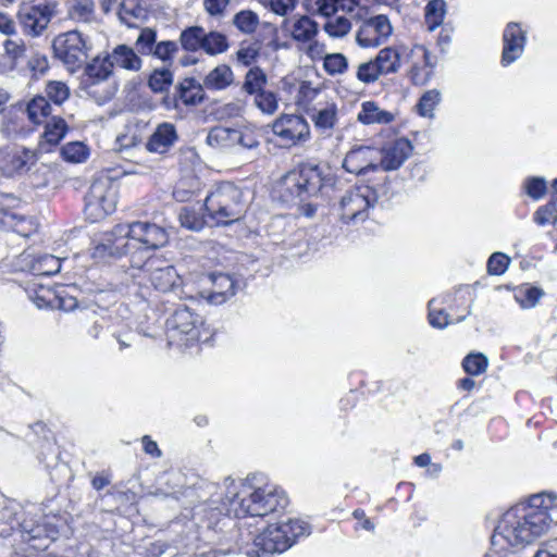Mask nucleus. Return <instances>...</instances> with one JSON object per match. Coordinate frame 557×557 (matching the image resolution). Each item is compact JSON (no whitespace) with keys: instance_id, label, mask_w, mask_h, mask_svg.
<instances>
[{"instance_id":"f257e3e1","label":"nucleus","mask_w":557,"mask_h":557,"mask_svg":"<svg viewBox=\"0 0 557 557\" xmlns=\"http://www.w3.org/2000/svg\"><path fill=\"white\" fill-rule=\"evenodd\" d=\"M224 485L222 507L213 506L215 503L211 500L196 512L199 516L197 539L208 544L215 543L218 527L220 531L235 527L233 518L264 517L285 509L289 503L286 493L273 483L256 485L250 479L235 482L228 478Z\"/></svg>"},{"instance_id":"f03ea898","label":"nucleus","mask_w":557,"mask_h":557,"mask_svg":"<svg viewBox=\"0 0 557 557\" xmlns=\"http://www.w3.org/2000/svg\"><path fill=\"white\" fill-rule=\"evenodd\" d=\"M553 513H557V496L534 495L529 504L515 506L503 515L494 537H500L513 547L530 544L547 531Z\"/></svg>"},{"instance_id":"7ed1b4c3","label":"nucleus","mask_w":557,"mask_h":557,"mask_svg":"<svg viewBox=\"0 0 557 557\" xmlns=\"http://www.w3.org/2000/svg\"><path fill=\"white\" fill-rule=\"evenodd\" d=\"M244 191L232 183H222L205 200L208 216L215 225L238 221L247 210Z\"/></svg>"},{"instance_id":"20e7f679","label":"nucleus","mask_w":557,"mask_h":557,"mask_svg":"<svg viewBox=\"0 0 557 557\" xmlns=\"http://www.w3.org/2000/svg\"><path fill=\"white\" fill-rule=\"evenodd\" d=\"M309 533L310 527L307 522L288 519L285 522L270 524L253 539V544L262 555H272L287 550L298 537Z\"/></svg>"},{"instance_id":"39448f33","label":"nucleus","mask_w":557,"mask_h":557,"mask_svg":"<svg viewBox=\"0 0 557 557\" xmlns=\"http://www.w3.org/2000/svg\"><path fill=\"white\" fill-rule=\"evenodd\" d=\"M54 57L67 71L74 73L86 63L92 48L88 37L79 30H69L58 35L52 41Z\"/></svg>"},{"instance_id":"423d86ee","label":"nucleus","mask_w":557,"mask_h":557,"mask_svg":"<svg viewBox=\"0 0 557 557\" xmlns=\"http://www.w3.org/2000/svg\"><path fill=\"white\" fill-rule=\"evenodd\" d=\"M286 188L300 199L317 196L322 188L333 185V177L317 164H301L284 177Z\"/></svg>"},{"instance_id":"0eeeda50","label":"nucleus","mask_w":557,"mask_h":557,"mask_svg":"<svg viewBox=\"0 0 557 557\" xmlns=\"http://www.w3.org/2000/svg\"><path fill=\"white\" fill-rule=\"evenodd\" d=\"M111 74L112 64L108 57H96L85 67L83 84L98 102L109 101L117 90L116 84L109 79Z\"/></svg>"},{"instance_id":"6e6552de","label":"nucleus","mask_w":557,"mask_h":557,"mask_svg":"<svg viewBox=\"0 0 557 557\" xmlns=\"http://www.w3.org/2000/svg\"><path fill=\"white\" fill-rule=\"evenodd\" d=\"M377 200L376 190L367 185L346 191L339 202L341 220L354 224L366 221L369 209Z\"/></svg>"},{"instance_id":"1a4fd4ad","label":"nucleus","mask_w":557,"mask_h":557,"mask_svg":"<svg viewBox=\"0 0 557 557\" xmlns=\"http://www.w3.org/2000/svg\"><path fill=\"white\" fill-rule=\"evenodd\" d=\"M202 318L183 307L174 311L168 320V336L170 343L189 346L201 339Z\"/></svg>"},{"instance_id":"9d476101","label":"nucleus","mask_w":557,"mask_h":557,"mask_svg":"<svg viewBox=\"0 0 557 557\" xmlns=\"http://www.w3.org/2000/svg\"><path fill=\"white\" fill-rule=\"evenodd\" d=\"M116 207V190L108 180H95L85 197V213L97 222L112 213Z\"/></svg>"},{"instance_id":"9b49d317","label":"nucleus","mask_w":557,"mask_h":557,"mask_svg":"<svg viewBox=\"0 0 557 557\" xmlns=\"http://www.w3.org/2000/svg\"><path fill=\"white\" fill-rule=\"evenodd\" d=\"M131 253L134 267L141 268L136 260V249L134 247L131 224H119L111 232L104 234L102 242L95 247V257H121Z\"/></svg>"},{"instance_id":"f8f14e48","label":"nucleus","mask_w":557,"mask_h":557,"mask_svg":"<svg viewBox=\"0 0 557 557\" xmlns=\"http://www.w3.org/2000/svg\"><path fill=\"white\" fill-rule=\"evenodd\" d=\"M38 161L36 150L23 146H4L0 148V171L12 177L28 172Z\"/></svg>"},{"instance_id":"ddd939ff","label":"nucleus","mask_w":557,"mask_h":557,"mask_svg":"<svg viewBox=\"0 0 557 557\" xmlns=\"http://www.w3.org/2000/svg\"><path fill=\"white\" fill-rule=\"evenodd\" d=\"M272 132L286 147L301 145L310 138V126L305 117L283 114L272 124Z\"/></svg>"},{"instance_id":"4468645a","label":"nucleus","mask_w":557,"mask_h":557,"mask_svg":"<svg viewBox=\"0 0 557 557\" xmlns=\"http://www.w3.org/2000/svg\"><path fill=\"white\" fill-rule=\"evenodd\" d=\"M361 21L362 23L356 32V42L361 48L379 47L385 44L393 34L392 23L384 14Z\"/></svg>"},{"instance_id":"2eb2a0df","label":"nucleus","mask_w":557,"mask_h":557,"mask_svg":"<svg viewBox=\"0 0 557 557\" xmlns=\"http://www.w3.org/2000/svg\"><path fill=\"white\" fill-rule=\"evenodd\" d=\"M131 228L136 253L159 249L169 242L168 231L154 223L137 221L131 223Z\"/></svg>"},{"instance_id":"dca6fc26","label":"nucleus","mask_w":557,"mask_h":557,"mask_svg":"<svg viewBox=\"0 0 557 557\" xmlns=\"http://www.w3.org/2000/svg\"><path fill=\"white\" fill-rule=\"evenodd\" d=\"M17 17L25 35L38 37L48 27L52 12L47 4L25 5L20 9Z\"/></svg>"},{"instance_id":"f3484780","label":"nucleus","mask_w":557,"mask_h":557,"mask_svg":"<svg viewBox=\"0 0 557 557\" xmlns=\"http://www.w3.org/2000/svg\"><path fill=\"white\" fill-rule=\"evenodd\" d=\"M377 161V150L368 146H359L346 153L343 168L355 175H366L379 169Z\"/></svg>"},{"instance_id":"a211bd4d","label":"nucleus","mask_w":557,"mask_h":557,"mask_svg":"<svg viewBox=\"0 0 557 557\" xmlns=\"http://www.w3.org/2000/svg\"><path fill=\"white\" fill-rule=\"evenodd\" d=\"M412 146L406 138H398L383 146L379 156V168L384 171L399 169L411 156Z\"/></svg>"},{"instance_id":"6ab92c4d","label":"nucleus","mask_w":557,"mask_h":557,"mask_svg":"<svg viewBox=\"0 0 557 557\" xmlns=\"http://www.w3.org/2000/svg\"><path fill=\"white\" fill-rule=\"evenodd\" d=\"M527 41L525 32L518 23H509L503 34L502 64L507 66L518 60L523 53Z\"/></svg>"},{"instance_id":"aec40b11","label":"nucleus","mask_w":557,"mask_h":557,"mask_svg":"<svg viewBox=\"0 0 557 557\" xmlns=\"http://www.w3.org/2000/svg\"><path fill=\"white\" fill-rule=\"evenodd\" d=\"M308 113L315 129L322 134H331L338 122V107L332 99L317 102Z\"/></svg>"},{"instance_id":"412c9836","label":"nucleus","mask_w":557,"mask_h":557,"mask_svg":"<svg viewBox=\"0 0 557 557\" xmlns=\"http://www.w3.org/2000/svg\"><path fill=\"white\" fill-rule=\"evenodd\" d=\"M212 288L200 292L201 298L207 299L209 304L221 305L235 294V283L228 274H210L207 276Z\"/></svg>"},{"instance_id":"4be33fe9","label":"nucleus","mask_w":557,"mask_h":557,"mask_svg":"<svg viewBox=\"0 0 557 557\" xmlns=\"http://www.w3.org/2000/svg\"><path fill=\"white\" fill-rule=\"evenodd\" d=\"M20 528L23 540L28 543L37 542L33 546L39 550L47 549L57 534L53 529L48 528L46 524L37 523L33 518H25L20 523Z\"/></svg>"},{"instance_id":"5701e85b","label":"nucleus","mask_w":557,"mask_h":557,"mask_svg":"<svg viewBox=\"0 0 557 557\" xmlns=\"http://www.w3.org/2000/svg\"><path fill=\"white\" fill-rule=\"evenodd\" d=\"M149 281L157 290L168 293L181 289L182 278L174 267L166 265L156 269L149 267Z\"/></svg>"},{"instance_id":"b1692460","label":"nucleus","mask_w":557,"mask_h":557,"mask_svg":"<svg viewBox=\"0 0 557 557\" xmlns=\"http://www.w3.org/2000/svg\"><path fill=\"white\" fill-rule=\"evenodd\" d=\"M176 140L175 126L171 123H161L149 137L146 148L150 152L165 153Z\"/></svg>"},{"instance_id":"393cba45","label":"nucleus","mask_w":557,"mask_h":557,"mask_svg":"<svg viewBox=\"0 0 557 557\" xmlns=\"http://www.w3.org/2000/svg\"><path fill=\"white\" fill-rule=\"evenodd\" d=\"M410 55L412 58L422 59L423 61V65L416 62L411 69V81L413 84L423 85L432 74V69L435 66V59L422 45L413 46Z\"/></svg>"},{"instance_id":"a878e982","label":"nucleus","mask_w":557,"mask_h":557,"mask_svg":"<svg viewBox=\"0 0 557 557\" xmlns=\"http://www.w3.org/2000/svg\"><path fill=\"white\" fill-rule=\"evenodd\" d=\"M395 120V115L383 110L374 101H364L361 103L360 111L357 114V121L363 125L389 124Z\"/></svg>"},{"instance_id":"bb28decb","label":"nucleus","mask_w":557,"mask_h":557,"mask_svg":"<svg viewBox=\"0 0 557 557\" xmlns=\"http://www.w3.org/2000/svg\"><path fill=\"white\" fill-rule=\"evenodd\" d=\"M45 131L39 141V148L49 151V147L55 146L65 136L69 131L66 122L60 116H52L45 122Z\"/></svg>"},{"instance_id":"cd10ccee","label":"nucleus","mask_w":557,"mask_h":557,"mask_svg":"<svg viewBox=\"0 0 557 557\" xmlns=\"http://www.w3.org/2000/svg\"><path fill=\"white\" fill-rule=\"evenodd\" d=\"M325 99H329L326 92L322 88L313 86L312 83L304 81L298 85L295 102L307 112L311 111V106L315 104L314 101L319 102Z\"/></svg>"},{"instance_id":"c85d7f7f","label":"nucleus","mask_w":557,"mask_h":557,"mask_svg":"<svg viewBox=\"0 0 557 557\" xmlns=\"http://www.w3.org/2000/svg\"><path fill=\"white\" fill-rule=\"evenodd\" d=\"M108 58L112 67L115 65L135 72L141 67V59L126 45L116 46Z\"/></svg>"},{"instance_id":"c756f323","label":"nucleus","mask_w":557,"mask_h":557,"mask_svg":"<svg viewBox=\"0 0 557 557\" xmlns=\"http://www.w3.org/2000/svg\"><path fill=\"white\" fill-rule=\"evenodd\" d=\"M0 228L11 230L22 236H28L33 231V224L24 216L0 207Z\"/></svg>"},{"instance_id":"7c9ffc66","label":"nucleus","mask_w":557,"mask_h":557,"mask_svg":"<svg viewBox=\"0 0 557 557\" xmlns=\"http://www.w3.org/2000/svg\"><path fill=\"white\" fill-rule=\"evenodd\" d=\"M69 18L83 24L97 22L94 0H73L67 9Z\"/></svg>"},{"instance_id":"2f4dec72","label":"nucleus","mask_w":557,"mask_h":557,"mask_svg":"<svg viewBox=\"0 0 557 557\" xmlns=\"http://www.w3.org/2000/svg\"><path fill=\"white\" fill-rule=\"evenodd\" d=\"M319 33V24L307 15L296 18L292 25V38L298 42L312 41Z\"/></svg>"},{"instance_id":"473e14b6","label":"nucleus","mask_w":557,"mask_h":557,"mask_svg":"<svg viewBox=\"0 0 557 557\" xmlns=\"http://www.w3.org/2000/svg\"><path fill=\"white\" fill-rule=\"evenodd\" d=\"M234 81V73L226 64H220L211 70L203 79V86L210 90H222Z\"/></svg>"},{"instance_id":"72a5a7b5","label":"nucleus","mask_w":557,"mask_h":557,"mask_svg":"<svg viewBox=\"0 0 557 557\" xmlns=\"http://www.w3.org/2000/svg\"><path fill=\"white\" fill-rule=\"evenodd\" d=\"M382 75L397 73L401 66L400 52L397 47H385L374 58Z\"/></svg>"},{"instance_id":"f704fd0d","label":"nucleus","mask_w":557,"mask_h":557,"mask_svg":"<svg viewBox=\"0 0 557 557\" xmlns=\"http://www.w3.org/2000/svg\"><path fill=\"white\" fill-rule=\"evenodd\" d=\"M61 269V260L52 255L33 257L28 270L34 275H53Z\"/></svg>"},{"instance_id":"c9c22d12","label":"nucleus","mask_w":557,"mask_h":557,"mask_svg":"<svg viewBox=\"0 0 557 557\" xmlns=\"http://www.w3.org/2000/svg\"><path fill=\"white\" fill-rule=\"evenodd\" d=\"M207 141L210 145L226 147L235 143H242L243 134L237 129L216 126L209 132Z\"/></svg>"},{"instance_id":"e433bc0d","label":"nucleus","mask_w":557,"mask_h":557,"mask_svg":"<svg viewBox=\"0 0 557 557\" xmlns=\"http://www.w3.org/2000/svg\"><path fill=\"white\" fill-rule=\"evenodd\" d=\"M446 15V2L444 0H431L424 10V22L430 32L435 30L444 22Z\"/></svg>"},{"instance_id":"4c0bfd02","label":"nucleus","mask_w":557,"mask_h":557,"mask_svg":"<svg viewBox=\"0 0 557 557\" xmlns=\"http://www.w3.org/2000/svg\"><path fill=\"white\" fill-rule=\"evenodd\" d=\"M267 83L268 77L264 71L259 66H255L246 73L242 88L246 94L255 96L265 89Z\"/></svg>"},{"instance_id":"58836bf2","label":"nucleus","mask_w":557,"mask_h":557,"mask_svg":"<svg viewBox=\"0 0 557 557\" xmlns=\"http://www.w3.org/2000/svg\"><path fill=\"white\" fill-rule=\"evenodd\" d=\"M233 25L245 35L253 34L260 25L259 15L252 10H242L233 16Z\"/></svg>"},{"instance_id":"ea45409f","label":"nucleus","mask_w":557,"mask_h":557,"mask_svg":"<svg viewBox=\"0 0 557 557\" xmlns=\"http://www.w3.org/2000/svg\"><path fill=\"white\" fill-rule=\"evenodd\" d=\"M120 21L128 27L136 26V22L145 17L146 11L136 3V0H125L117 12Z\"/></svg>"},{"instance_id":"a19ab883","label":"nucleus","mask_w":557,"mask_h":557,"mask_svg":"<svg viewBox=\"0 0 557 557\" xmlns=\"http://www.w3.org/2000/svg\"><path fill=\"white\" fill-rule=\"evenodd\" d=\"M26 112L29 121L35 124H40L48 120L51 113V106L47 98L38 96L27 104Z\"/></svg>"},{"instance_id":"79ce46f5","label":"nucleus","mask_w":557,"mask_h":557,"mask_svg":"<svg viewBox=\"0 0 557 557\" xmlns=\"http://www.w3.org/2000/svg\"><path fill=\"white\" fill-rule=\"evenodd\" d=\"M90 154V150L83 141H71L61 148L62 158L70 163H83Z\"/></svg>"},{"instance_id":"37998d69","label":"nucleus","mask_w":557,"mask_h":557,"mask_svg":"<svg viewBox=\"0 0 557 557\" xmlns=\"http://www.w3.org/2000/svg\"><path fill=\"white\" fill-rule=\"evenodd\" d=\"M352 21V18L346 15H333L327 18L323 29L332 38H342L350 32Z\"/></svg>"},{"instance_id":"c03bdc74","label":"nucleus","mask_w":557,"mask_h":557,"mask_svg":"<svg viewBox=\"0 0 557 557\" xmlns=\"http://www.w3.org/2000/svg\"><path fill=\"white\" fill-rule=\"evenodd\" d=\"M228 48L227 38L219 32H203L201 49L211 55L223 53Z\"/></svg>"},{"instance_id":"a18cd8bd","label":"nucleus","mask_w":557,"mask_h":557,"mask_svg":"<svg viewBox=\"0 0 557 557\" xmlns=\"http://www.w3.org/2000/svg\"><path fill=\"white\" fill-rule=\"evenodd\" d=\"M261 42L262 39L240 42L239 48L235 54L236 61L244 66H249L252 64L259 57Z\"/></svg>"},{"instance_id":"49530a36","label":"nucleus","mask_w":557,"mask_h":557,"mask_svg":"<svg viewBox=\"0 0 557 557\" xmlns=\"http://www.w3.org/2000/svg\"><path fill=\"white\" fill-rule=\"evenodd\" d=\"M205 28L190 26L184 29L180 36V42L184 50L195 52L201 49Z\"/></svg>"},{"instance_id":"de8ad7c7","label":"nucleus","mask_w":557,"mask_h":557,"mask_svg":"<svg viewBox=\"0 0 557 557\" xmlns=\"http://www.w3.org/2000/svg\"><path fill=\"white\" fill-rule=\"evenodd\" d=\"M488 359L482 352H471L462 360L463 370L470 375H480L487 370Z\"/></svg>"},{"instance_id":"09e8293b","label":"nucleus","mask_w":557,"mask_h":557,"mask_svg":"<svg viewBox=\"0 0 557 557\" xmlns=\"http://www.w3.org/2000/svg\"><path fill=\"white\" fill-rule=\"evenodd\" d=\"M441 101V92L436 89H431L425 91L418 104H417V111L421 116L424 117H433L434 116V109Z\"/></svg>"},{"instance_id":"8fccbe9b","label":"nucleus","mask_w":557,"mask_h":557,"mask_svg":"<svg viewBox=\"0 0 557 557\" xmlns=\"http://www.w3.org/2000/svg\"><path fill=\"white\" fill-rule=\"evenodd\" d=\"M178 220L183 227L198 232L203 228L206 220L194 208L184 207L178 213Z\"/></svg>"},{"instance_id":"3c124183","label":"nucleus","mask_w":557,"mask_h":557,"mask_svg":"<svg viewBox=\"0 0 557 557\" xmlns=\"http://www.w3.org/2000/svg\"><path fill=\"white\" fill-rule=\"evenodd\" d=\"M178 97L186 106H195L203 99L200 86L193 84V81H185L178 86Z\"/></svg>"},{"instance_id":"603ef678","label":"nucleus","mask_w":557,"mask_h":557,"mask_svg":"<svg viewBox=\"0 0 557 557\" xmlns=\"http://www.w3.org/2000/svg\"><path fill=\"white\" fill-rule=\"evenodd\" d=\"M543 296V289L534 286L521 287L515 294L516 300L525 309L535 307Z\"/></svg>"},{"instance_id":"864d4df0","label":"nucleus","mask_w":557,"mask_h":557,"mask_svg":"<svg viewBox=\"0 0 557 557\" xmlns=\"http://www.w3.org/2000/svg\"><path fill=\"white\" fill-rule=\"evenodd\" d=\"M380 76H382V73L379 69V65L375 61V59H372L367 62H361L356 70V77L359 82L362 84H372L376 82Z\"/></svg>"},{"instance_id":"5fc2aeb1","label":"nucleus","mask_w":557,"mask_h":557,"mask_svg":"<svg viewBox=\"0 0 557 557\" xmlns=\"http://www.w3.org/2000/svg\"><path fill=\"white\" fill-rule=\"evenodd\" d=\"M533 221L540 225L545 226L548 224L557 223V201L552 200L544 206L537 208L533 214Z\"/></svg>"},{"instance_id":"6e6d98bb","label":"nucleus","mask_w":557,"mask_h":557,"mask_svg":"<svg viewBox=\"0 0 557 557\" xmlns=\"http://www.w3.org/2000/svg\"><path fill=\"white\" fill-rule=\"evenodd\" d=\"M253 97H255L253 102H255L256 107L259 110H261L263 113L273 114L277 111L278 100H277L275 92H273L271 90L263 89L262 91L258 92Z\"/></svg>"},{"instance_id":"4d7b16f0","label":"nucleus","mask_w":557,"mask_h":557,"mask_svg":"<svg viewBox=\"0 0 557 557\" xmlns=\"http://www.w3.org/2000/svg\"><path fill=\"white\" fill-rule=\"evenodd\" d=\"M173 82V74L166 69L156 70L149 77L148 85L154 92H163Z\"/></svg>"},{"instance_id":"13d9d810","label":"nucleus","mask_w":557,"mask_h":557,"mask_svg":"<svg viewBox=\"0 0 557 557\" xmlns=\"http://www.w3.org/2000/svg\"><path fill=\"white\" fill-rule=\"evenodd\" d=\"M323 67L330 75L343 74L348 67V60L343 53H330L323 58Z\"/></svg>"},{"instance_id":"bf43d9fd","label":"nucleus","mask_w":557,"mask_h":557,"mask_svg":"<svg viewBox=\"0 0 557 557\" xmlns=\"http://www.w3.org/2000/svg\"><path fill=\"white\" fill-rule=\"evenodd\" d=\"M46 92L55 104H62L70 97V88L63 82L51 81L46 86Z\"/></svg>"},{"instance_id":"052dcab7","label":"nucleus","mask_w":557,"mask_h":557,"mask_svg":"<svg viewBox=\"0 0 557 557\" xmlns=\"http://www.w3.org/2000/svg\"><path fill=\"white\" fill-rule=\"evenodd\" d=\"M157 33L154 29L146 27L140 30L136 40V47L143 54H151L156 47Z\"/></svg>"},{"instance_id":"680f3d73","label":"nucleus","mask_w":557,"mask_h":557,"mask_svg":"<svg viewBox=\"0 0 557 557\" xmlns=\"http://www.w3.org/2000/svg\"><path fill=\"white\" fill-rule=\"evenodd\" d=\"M337 10L354 21L362 20L366 14L364 9L360 5V0H337Z\"/></svg>"},{"instance_id":"e2e57ef3","label":"nucleus","mask_w":557,"mask_h":557,"mask_svg":"<svg viewBox=\"0 0 557 557\" xmlns=\"http://www.w3.org/2000/svg\"><path fill=\"white\" fill-rule=\"evenodd\" d=\"M298 0H262V3L276 15L285 16L293 12Z\"/></svg>"},{"instance_id":"0e129e2a","label":"nucleus","mask_w":557,"mask_h":557,"mask_svg":"<svg viewBox=\"0 0 557 557\" xmlns=\"http://www.w3.org/2000/svg\"><path fill=\"white\" fill-rule=\"evenodd\" d=\"M435 299L429 301V322L433 327L444 329L451 321L449 320V314L446 313L443 309H435Z\"/></svg>"},{"instance_id":"69168bd1","label":"nucleus","mask_w":557,"mask_h":557,"mask_svg":"<svg viewBox=\"0 0 557 557\" xmlns=\"http://www.w3.org/2000/svg\"><path fill=\"white\" fill-rule=\"evenodd\" d=\"M524 189L528 196L539 200L546 194V182L542 177H530L524 183Z\"/></svg>"},{"instance_id":"338daca9","label":"nucleus","mask_w":557,"mask_h":557,"mask_svg":"<svg viewBox=\"0 0 557 557\" xmlns=\"http://www.w3.org/2000/svg\"><path fill=\"white\" fill-rule=\"evenodd\" d=\"M509 261V258L502 252L493 253L487 261L488 273L493 275L503 274L507 270Z\"/></svg>"},{"instance_id":"774afa93","label":"nucleus","mask_w":557,"mask_h":557,"mask_svg":"<svg viewBox=\"0 0 557 557\" xmlns=\"http://www.w3.org/2000/svg\"><path fill=\"white\" fill-rule=\"evenodd\" d=\"M178 51L176 42L166 40L156 44L152 54L162 61H170Z\"/></svg>"}]
</instances>
